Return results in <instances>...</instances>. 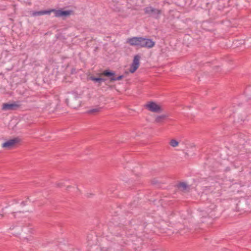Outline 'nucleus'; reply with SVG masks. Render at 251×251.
I'll return each mask as SVG.
<instances>
[{
	"label": "nucleus",
	"instance_id": "5",
	"mask_svg": "<svg viewBox=\"0 0 251 251\" xmlns=\"http://www.w3.org/2000/svg\"><path fill=\"white\" fill-rule=\"evenodd\" d=\"M145 13L152 18L157 19L161 13V11L158 9L151 6L147 7L144 9Z\"/></svg>",
	"mask_w": 251,
	"mask_h": 251
},
{
	"label": "nucleus",
	"instance_id": "21",
	"mask_svg": "<svg viewBox=\"0 0 251 251\" xmlns=\"http://www.w3.org/2000/svg\"><path fill=\"white\" fill-rule=\"evenodd\" d=\"M21 204L23 206H25V201H22V203H21Z\"/></svg>",
	"mask_w": 251,
	"mask_h": 251
},
{
	"label": "nucleus",
	"instance_id": "22",
	"mask_svg": "<svg viewBox=\"0 0 251 251\" xmlns=\"http://www.w3.org/2000/svg\"><path fill=\"white\" fill-rule=\"evenodd\" d=\"M152 251H161L159 249H157V250H153Z\"/></svg>",
	"mask_w": 251,
	"mask_h": 251
},
{
	"label": "nucleus",
	"instance_id": "17",
	"mask_svg": "<svg viewBox=\"0 0 251 251\" xmlns=\"http://www.w3.org/2000/svg\"><path fill=\"white\" fill-rule=\"evenodd\" d=\"M52 12V9L49 10H43L44 14H50Z\"/></svg>",
	"mask_w": 251,
	"mask_h": 251
},
{
	"label": "nucleus",
	"instance_id": "25",
	"mask_svg": "<svg viewBox=\"0 0 251 251\" xmlns=\"http://www.w3.org/2000/svg\"><path fill=\"white\" fill-rule=\"evenodd\" d=\"M70 188H71V186H68L67 187V189Z\"/></svg>",
	"mask_w": 251,
	"mask_h": 251
},
{
	"label": "nucleus",
	"instance_id": "11",
	"mask_svg": "<svg viewBox=\"0 0 251 251\" xmlns=\"http://www.w3.org/2000/svg\"><path fill=\"white\" fill-rule=\"evenodd\" d=\"M177 187L179 190L183 192H189L190 188V186L184 182L179 183L177 185Z\"/></svg>",
	"mask_w": 251,
	"mask_h": 251
},
{
	"label": "nucleus",
	"instance_id": "6",
	"mask_svg": "<svg viewBox=\"0 0 251 251\" xmlns=\"http://www.w3.org/2000/svg\"><path fill=\"white\" fill-rule=\"evenodd\" d=\"M52 11L55 17H67L73 13L72 10H63L62 9L58 10L52 9Z\"/></svg>",
	"mask_w": 251,
	"mask_h": 251
},
{
	"label": "nucleus",
	"instance_id": "19",
	"mask_svg": "<svg viewBox=\"0 0 251 251\" xmlns=\"http://www.w3.org/2000/svg\"><path fill=\"white\" fill-rule=\"evenodd\" d=\"M158 183V181L156 179H153L152 180V183L153 184H156Z\"/></svg>",
	"mask_w": 251,
	"mask_h": 251
},
{
	"label": "nucleus",
	"instance_id": "10",
	"mask_svg": "<svg viewBox=\"0 0 251 251\" xmlns=\"http://www.w3.org/2000/svg\"><path fill=\"white\" fill-rule=\"evenodd\" d=\"M20 106V105L16 102H14L12 103H4L2 104V110L4 111L16 110Z\"/></svg>",
	"mask_w": 251,
	"mask_h": 251
},
{
	"label": "nucleus",
	"instance_id": "20",
	"mask_svg": "<svg viewBox=\"0 0 251 251\" xmlns=\"http://www.w3.org/2000/svg\"><path fill=\"white\" fill-rule=\"evenodd\" d=\"M101 80H100V83H101V82H104V81H105L106 80V79H105V78H101Z\"/></svg>",
	"mask_w": 251,
	"mask_h": 251
},
{
	"label": "nucleus",
	"instance_id": "1",
	"mask_svg": "<svg viewBox=\"0 0 251 251\" xmlns=\"http://www.w3.org/2000/svg\"><path fill=\"white\" fill-rule=\"evenodd\" d=\"M127 43L132 46H137L139 48H151L155 45V42L151 39L142 37H133L127 40Z\"/></svg>",
	"mask_w": 251,
	"mask_h": 251
},
{
	"label": "nucleus",
	"instance_id": "2",
	"mask_svg": "<svg viewBox=\"0 0 251 251\" xmlns=\"http://www.w3.org/2000/svg\"><path fill=\"white\" fill-rule=\"evenodd\" d=\"M66 102L73 108L75 109L79 107L81 105V100H80V95L76 92L72 93L69 98L66 100Z\"/></svg>",
	"mask_w": 251,
	"mask_h": 251
},
{
	"label": "nucleus",
	"instance_id": "24",
	"mask_svg": "<svg viewBox=\"0 0 251 251\" xmlns=\"http://www.w3.org/2000/svg\"><path fill=\"white\" fill-rule=\"evenodd\" d=\"M12 214H13L14 218H15L16 217V215L15 214V212H12Z\"/></svg>",
	"mask_w": 251,
	"mask_h": 251
},
{
	"label": "nucleus",
	"instance_id": "4",
	"mask_svg": "<svg viewBox=\"0 0 251 251\" xmlns=\"http://www.w3.org/2000/svg\"><path fill=\"white\" fill-rule=\"evenodd\" d=\"M149 111L154 113H161L163 111L162 107L156 102L151 101L145 106Z\"/></svg>",
	"mask_w": 251,
	"mask_h": 251
},
{
	"label": "nucleus",
	"instance_id": "7",
	"mask_svg": "<svg viewBox=\"0 0 251 251\" xmlns=\"http://www.w3.org/2000/svg\"><path fill=\"white\" fill-rule=\"evenodd\" d=\"M140 58L141 56L139 54L134 56L133 62L129 68V72L131 73H134L139 68Z\"/></svg>",
	"mask_w": 251,
	"mask_h": 251
},
{
	"label": "nucleus",
	"instance_id": "3",
	"mask_svg": "<svg viewBox=\"0 0 251 251\" xmlns=\"http://www.w3.org/2000/svg\"><path fill=\"white\" fill-rule=\"evenodd\" d=\"M101 75H103L109 78L110 82H113L116 80H121L123 77V75H121L118 77L115 76V73L114 71L110 70H105L101 74Z\"/></svg>",
	"mask_w": 251,
	"mask_h": 251
},
{
	"label": "nucleus",
	"instance_id": "23",
	"mask_svg": "<svg viewBox=\"0 0 251 251\" xmlns=\"http://www.w3.org/2000/svg\"><path fill=\"white\" fill-rule=\"evenodd\" d=\"M0 216L1 217H4V214H0Z\"/></svg>",
	"mask_w": 251,
	"mask_h": 251
},
{
	"label": "nucleus",
	"instance_id": "18",
	"mask_svg": "<svg viewBox=\"0 0 251 251\" xmlns=\"http://www.w3.org/2000/svg\"><path fill=\"white\" fill-rule=\"evenodd\" d=\"M63 185H64V184L63 183H61V182H58V183H56V186L57 187H61Z\"/></svg>",
	"mask_w": 251,
	"mask_h": 251
},
{
	"label": "nucleus",
	"instance_id": "15",
	"mask_svg": "<svg viewBox=\"0 0 251 251\" xmlns=\"http://www.w3.org/2000/svg\"><path fill=\"white\" fill-rule=\"evenodd\" d=\"M90 79L95 82H99L100 83L101 77H96L93 76H91L90 77Z\"/></svg>",
	"mask_w": 251,
	"mask_h": 251
},
{
	"label": "nucleus",
	"instance_id": "14",
	"mask_svg": "<svg viewBox=\"0 0 251 251\" xmlns=\"http://www.w3.org/2000/svg\"><path fill=\"white\" fill-rule=\"evenodd\" d=\"M178 142L175 139H172L170 142V145L173 147H176L178 145Z\"/></svg>",
	"mask_w": 251,
	"mask_h": 251
},
{
	"label": "nucleus",
	"instance_id": "12",
	"mask_svg": "<svg viewBox=\"0 0 251 251\" xmlns=\"http://www.w3.org/2000/svg\"><path fill=\"white\" fill-rule=\"evenodd\" d=\"M167 117L168 115L165 114L157 115L156 116L154 122L155 123L161 124L163 122V121L167 118Z\"/></svg>",
	"mask_w": 251,
	"mask_h": 251
},
{
	"label": "nucleus",
	"instance_id": "16",
	"mask_svg": "<svg viewBox=\"0 0 251 251\" xmlns=\"http://www.w3.org/2000/svg\"><path fill=\"white\" fill-rule=\"evenodd\" d=\"M44 15L43 10L35 11L33 13L32 15L34 16H38Z\"/></svg>",
	"mask_w": 251,
	"mask_h": 251
},
{
	"label": "nucleus",
	"instance_id": "9",
	"mask_svg": "<svg viewBox=\"0 0 251 251\" xmlns=\"http://www.w3.org/2000/svg\"><path fill=\"white\" fill-rule=\"evenodd\" d=\"M20 141L21 140L19 137H16L4 142L1 146L3 148L10 149L14 147L15 144L19 143Z\"/></svg>",
	"mask_w": 251,
	"mask_h": 251
},
{
	"label": "nucleus",
	"instance_id": "13",
	"mask_svg": "<svg viewBox=\"0 0 251 251\" xmlns=\"http://www.w3.org/2000/svg\"><path fill=\"white\" fill-rule=\"evenodd\" d=\"M101 107H98L95 108H93L92 109L89 110L88 111V113L89 114H94L96 113H98L100 112L101 110Z\"/></svg>",
	"mask_w": 251,
	"mask_h": 251
},
{
	"label": "nucleus",
	"instance_id": "8",
	"mask_svg": "<svg viewBox=\"0 0 251 251\" xmlns=\"http://www.w3.org/2000/svg\"><path fill=\"white\" fill-rule=\"evenodd\" d=\"M140 58L141 56L139 54L134 56L133 62L129 68V72L131 73H134L139 68Z\"/></svg>",
	"mask_w": 251,
	"mask_h": 251
}]
</instances>
